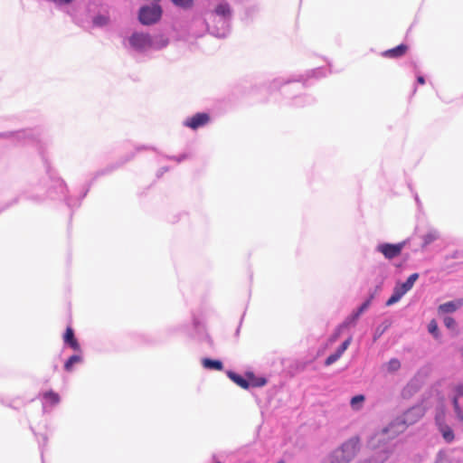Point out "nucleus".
I'll return each mask as SVG.
<instances>
[{
	"instance_id": "32",
	"label": "nucleus",
	"mask_w": 463,
	"mask_h": 463,
	"mask_svg": "<svg viewBox=\"0 0 463 463\" xmlns=\"http://www.w3.org/2000/svg\"><path fill=\"white\" fill-rule=\"evenodd\" d=\"M453 410L458 421L463 424V409L459 404H456V408H453Z\"/></svg>"
},
{
	"instance_id": "17",
	"label": "nucleus",
	"mask_w": 463,
	"mask_h": 463,
	"mask_svg": "<svg viewBox=\"0 0 463 463\" xmlns=\"http://www.w3.org/2000/svg\"><path fill=\"white\" fill-rule=\"evenodd\" d=\"M439 238V233L435 229H430L425 234L421 236L422 248H426Z\"/></svg>"
},
{
	"instance_id": "5",
	"label": "nucleus",
	"mask_w": 463,
	"mask_h": 463,
	"mask_svg": "<svg viewBox=\"0 0 463 463\" xmlns=\"http://www.w3.org/2000/svg\"><path fill=\"white\" fill-rule=\"evenodd\" d=\"M435 422L443 439L447 443H452L455 439L453 429L445 422V410L441 406L435 415Z\"/></svg>"
},
{
	"instance_id": "34",
	"label": "nucleus",
	"mask_w": 463,
	"mask_h": 463,
	"mask_svg": "<svg viewBox=\"0 0 463 463\" xmlns=\"http://www.w3.org/2000/svg\"><path fill=\"white\" fill-rule=\"evenodd\" d=\"M387 459L385 453L380 454L377 458L369 459L368 463H383Z\"/></svg>"
},
{
	"instance_id": "16",
	"label": "nucleus",
	"mask_w": 463,
	"mask_h": 463,
	"mask_svg": "<svg viewBox=\"0 0 463 463\" xmlns=\"http://www.w3.org/2000/svg\"><path fill=\"white\" fill-rule=\"evenodd\" d=\"M227 375L232 382H234L237 385H239L242 389L248 390L250 388L249 378L246 379L245 377H243L236 373H233L232 371H229L227 373Z\"/></svg>"
},
{
	"instance_id": "25",
	"label": "nucleus",
	"mask_w": 463,
	"mask_h": 463,
	"mask_svg": "<svg viewBox=\"0 0 463 463\" xmlns=\"http://www.w3.org/2000/svg\"><path fill=\"white\" fill-rule=\"evenodd\" d=\"M250 387H262L267 383V381L263 377H256L252 373L248 374Z\"/></svg>"
},
{
	"instance_id": "4",
	"label": "nucleus",
	"mask_w": 463,
	"mask_h": 463,
	"mask_svg": "<svg viewBox=\"0 0 463 463\" xmlns=\"http://www.w3.org/2000/svg\"><path fill=\"white\" fill-rule=\"evenodd\" d=\"M418 278L419 274L413 273L407 279L405 282L396 284L392 296L386 301V306L390 307L399 302L402 298L412 288Z\"/></svg>"
},
{
	"instance_id": "11",
	"label": "nucleus",
	"mask_w": 463,
	"mask_h": 463,
	"mask_svg": "<svg viewBox=\"0 0 463 463\" xmlns=\"http://www.w3.org/2000/svg\"><path fill=\"white\" fill-rule=\"evenodd\" d=\"M12 135L17 141L24 143L37 141L39 137V133L33 129L20 130Z\"/></svg>"
},
{
	"instance_id": "29",
	"label": "nucleus",
	"mask_w": 463,
	"mask_h": 463,
	"mask_svg": "<svg viewBox=\"0 0 463 463\" xmlns=\"http://www.w3.org/2000/svg\"><path fill=\"white\" fill-rule=\"evenodd\" d=\"M385 366L388 372L393 373L401 367V363L398 359L392 358L386 364Z\"/></svg>"
},
{
	"instance_id": "9",
	"label": "nucleus",
	"mask_w": 463,
	"mask_h": 463,
	"mask_svg": "<svg viewBox=\"0 0 463 463\" xmlns=\"http://www.w3.org/2000/svg\"><path fill=\"white\" fill-rule=\"evenodd\" d=\"M210 121V117L207 113H196L195 115L187 118L184 121V126L190 128L194 130L204 127Z\"/></svg>"
},
{
	"instance_id": "38",
	"label": "nucleus",
	"mask_w": 463,
	"mask_h": 463,
	"mask_svg": "<svg viewBox=\"0 0 463 463\" xmlns=\"http://www.w3.org/2000/svg\"><path fill=\"white\" fill-rule=\"evenodd\" d=\"M51 2L54 3L56 5H69L74 0H50Z\"/></svg>"
},
{
	"instance_id": "35",
	"label": "nucleus",
	"mask_w": 463,
	"mask_h": 463,
	"mask_svg": "<svg viewBox=\"0 0 463 463\" xmlns=\"http://www.w3.org/2000/svg\"><path fill=\"white\" fill-rule=\"evenodd\" d=\"M289 82H290L289 80H284L282 79H276L271 83V88L272 89H278V88H279L282 85V83H289Z\"/></svg>"
},
{
	"instance_id": "2",
	"label": "nucleus",
	"mask_w": 463,
	"mask_h": 463,
	"mask_svg": "<svg viewBox=\"0 0 463 463\" xmlns=\"http://www.w3.org/2000/svg\"><path fill=\"white\" fill-rule=\"evenodd\" d=\"M168 39L163 35L151 36L142 32H134L126 41V47L135 53H146L167 46Z\"/></svg>"
},
{
	"instance_id": "40",
	"label": "nucleus",
	"mask_w": 463,
	"mask_h": 463,
	"mask_svg": "<svg viewBox=\"0 0 463 463\" xmlns=\"http://www.w3.org/2000/svg\"><path fill=\"white\" fill-rule=\"evenodd\" d=\"M361 315H362V314H358V311H357V310H355V311H354L350 316H351L352 317H354V320H356V321H357Z\"/></svg>"
},
{
	"instance_id": "22",
	"label": "nucleus",
	"mask_w": 463,
	"mask_h": 463,
	"mask_svg": "<svg viewBox=\"0 0 463 463\" xmlns=\"http://www.w3.org/2000/svg\"><path fill=\"white\" fill-rule=\"evenodd\" d=\"M330 73V70L327 68H317L307 72V77L319 79L326 76Z\"/></svg>"
},
{
	"instance_id": "7",
	"label": "nucleus",
	"mask_w": 463,
	"mask_h": 463,
	"mask_svg": "<svg viewBox=\"0 0 463 463\" xmlns=\"http://www.w3.org/2000/svg\"><path fill=\"white\" fill-rule=\"evenodd\" d=\"M360 449V441L357 437H353L344 442L336 449L337 453L341 455L349 463L357 454Z\"/></svg>"
},
{
	"instance_id": "41",
	"label": "nucleus",
	"mask_w": 463,
	"mask_h": 463,
	"mask_svg": "<svg viewBox=\"0 0 463 463\" xmlns=\"http://www.w3.org/2000/svg\"><path fill=\"white\" fill-rule=\"evenodd\" d=\"M417 82L420 83V84H424L425 83V79L423 76H418L417 77Z\"/></svg>"
},
{
	"instance_id": "12",
	"label": "nucleus",
	"mask_w": 463,
	"mask_h": 463,
	"mask_svg": "<svg viewBox=\"0 0 463 463\" xmlns=\"http://www.w3.org/2000/svg\"><path fill=\"white\" fill-rule=\"evenodd\" d=\"M351 341H352L351 337H349L345 341H344L342 343V345L336 349V351L334 354H330L326 359L325 364L326 366H329V365L333 364L334 363H335L342 356V354L345 353V351L348 348V346L351 344Z\"/></svg>"
},
{
	"instance_id": "39",
	"label": "nucleus",
	"mask_w": 463,
	"mask_h": 463,
	"mask_svg": "<svg viewBox=\"0 0 463 463\" xmlns=\"http://www.w3.org/2000/svg\"><path fill=\"white\" fill-rule=\"evenodd\" d=\"M361 315H362V314H358V311H357V310H355V311H354L350 316H351L352 317H354V320H356V321H357Z\"/></svg>"
},
{
	"instance_id": "21",
	"label": "nucleus",
	"mask_w": 463,
	"mask_h": 463,
	"mask_svg": "<svg viewBox=\"0 0 463 463\" xmlns=\"http://www.w3.org/2000/svg\"><path fill=\"white\" fill-rule=\"evenodd\" d=\"M355 324L356 320H354V317L351 316L347 317L345 320L337 327L336 333L332 336L331 341H335L344 328L354 326Z\"/></svg>"
},
{
	"instance_id": "24",
	"label": "nucleus",
	"mask_w": 463,
	"mask_h": 463,
	"mask_svg": "<svg viewBox=\"0 0 463 463\" xmlns=\"http://www.w3.org/2000/svg\"><path fill=\"white\" fill-rule=\"evenodd\" d=\"M365 397L363 394L354 396L350 401V405L353 410L359 411L364 402Z\"/></svg>"
},
{
	"instance_id": "28",
	"label": "nucleus",
	"mask_w": 463,
	"mask_h": 463,
	"mask_svg": "<svg viewBox=\"0 0 463 463\" xmlns=\"http://www.w3.org/2000/svg\"><path fill=\"white\" fill-rule=\"evenodd\" d=\"M194 21H202V20H201V19H199V18H194V19L190 22V24H189V25H188V33H189L191 36H193V37H196V38H197V37H201L202 35H197V34H195V33H200V31H201V24H197V25H195V26L192 29V24H193Z\"/></svg>"
},
{
	"instance_id": "20",
	"label": "nucleus",
	"mask_w": 463,
	"mask_h": 463,
	"mask_svg": "<svg viewBox=\"0 0 463 463\" xmlns=\"http://www.w3.org/2000/svg\"><path fill=\"white\" fill-rule=\"evenodd\" d=\"M83 361L80 354L71 355L64 364V369L67 372H72L75 364H81Z\"/></svg>"
},
{
	"instance_id": "14",
	"label": "nucleus",
	"mask_w": 463,
	"mask_h": 463,
	"mask_svg": "<svg viewBox=\"0 0 463 463\" xmlns=\"http://www.w3.org/2000/svg\"><path fill=\"white\" fill-rule=\"evenodd\" d=\"M63 340L66 345H68L74 351H79L80 349V344L74 337V332L72 328L67 327L65 334L63 335Z\"/></svg>"
},
{
	"instance_id": "27",
	"label": "nucleus",
	"mask_w": 463,
	"mask_h": 463,
	"mask_svg": "<svg viewBox=\"0 0 463 463\" xmlns=\"http://www.w3.org/2000/svg\"><path fill=\"white\" fill-rule=\"evenodd\" d=\"M428 331L437 340L440 338V334L436 320L432 319L428 325Z\"/></svg>"
},
{
	"instance_id": "15",
	"label": "nucleus",
	"mask_w": 463,
	"mask_h": 463,
	"mask_svg": "<svg viewBox=\"0 0 463 463\" xmlns=\"http://www.w3.org/2000/svg\"><path fill=\"white\" fill-rule=\"evenodd\" d=\"M449 397L451 399L453 408H456V404H459L458 400L463 397V383L453 385Z\"/></svg>"
},
{
	"instance_id": "36",
	"label": "nucleus",
	"mask_w": 463,
	"mask_h": 463,
	"mask_svg": "<svg viewBox=\"0 0 463 463\" xmlns=\"http://www.w3.org/2000/svg\"><path fill=\"white\" fill-rule=\"evenodd\" d=\"M309 98H307V97H298L295 99L294 101V105L295 106H303L305 105L306 103H307V101H309Z\"/></svg>"
},
{
	"instance_id": "45",
	"label": "nucleus",
	"mask_w": 463,
	"mask_h": 463,
	"mask_svg": "<svg viewBox=\"0 0 463 463\" xmlns=\"http://www.w3.org/2000/svg\"><path fill=\"white\" fill-rule=\"evenodd\" d=\"M277 463H284V462H283V461H279V462H277Z\"/></svg>"
},
{
	"instance_id": "23",
	"label": "nucleus",
	"mask_w": 463,
	"mask_h": 463,
	"mask_svg": "<svg viewBox=\"0 0 463 463\" xmlns=\"http://www.w3.org/2000/svg\"><path fill=\"white\" fill-rule=\"evenodd\" d=\"M323 463H348L345 458L341 457L337 450L335 449Z\"/></svg>"
},
{
	"instance_id": "43",
	"label": "nucleus",
	"mask_w": 463,
	"mask_h": 463,
	"mask_svg": "<svg viewBox=\"0 0 463 463\" xmlns=\"http://www.w3.org/2000/svg\"><path fill=\"white\" fill-rule=\"evenodd\" d=\"M175 159L177 161V162H180L182 160V158H175Z\"/></svg>"
},
{
	"instance_id": "33",
	"label": "nucleus",
	"mask_w": 463,
	"mask_h": 463,
	"mask_svg": "<svg viewBox=\"0 0 463 463\" xmlns=\"http://www.w3.org/2000/svg\"><path fill=\"white\" fill-rule=\"evenodd\" d=\"M444 325L449 329H454L456 326V321L451 317H444Z\"/></svg>"
},
{
	"instance_id": "46",
	"label": "nucleus",
	"mask_w": 463,
	"mask_h": 463,
	"mask_svg": "<svg viewBox=\"0 0 463 463\" xmlns=\"http://www.w3.org/2000/svg\"><path fill=\"white\" fill-rule=\"evenodd\" d=\"M217 463H221V462H217Z\"/></svg>"
},
{
	"instance_id": "6",
	"label": "nucleus",
	"mask_w": 463,
	"mask_h": 463,
	"mask_svg": "<svg viewBox=\"0 0 463 463\" xmlns=\"http://www.w3.org/2000/svg\"><path fill=\"white\" fill-rule=\"evenodd\" d=\"M161 14V7L158 5H151L140 8L138 18L141 24L149 25L156 23Z\"/></svg>"
},
{
	"instance_id": "18",
	"label": "nucleus",
	"mask_w": 463,
	"mask_h": 463,
	"mask_svg": "<svg viewBox=\"0 0 463 463\" xmlns=\"http://www.w3.org/2000/svg\"><path fill=\"white\" fill-rule=\"evenodd\" d=\"M407 51V45L400 44L395 48L390 49L383 52L385 57L397 58L402 56Z\"/></svg>"
},
{
	"instance_id": "37",
	"label": "nucleus",
	"mask_w": 463,
	"mask_h": 463,
	"mask_svg": "<svg viewBox=\"0 0 463 463\" xmlns=\"http://www.w3.org/2000/svg\"><path fill=\"white\" fill-rule=\"evenodd\" d=\"M371 299H367L364 301L356 310L358 311V314H363L370 306Z\"/></svg>"
},
{
	"instance_id": "19",
	"label": "nucleus",
	"mask_w": 463,
	"mask_h": 463,
	"mask_svg": "<svg viewBox=\"0 0 463 463\" xmlns=\"http://www.w3.org/2000/svg\"><path fill=\"white\" fill-rule=\"evenodd\" d=\"M202 364L205 369L221 371L222 369V363L220 360H213L210 358H203Z\"/></svg>"
},
{
	"instance_id": "13",
	"label": "nucleus",
	"mask_w": 463,
	"mask_h": 463,
	"mask_svg": "<svg viewBox=\"0 0 463 463\" xmlns=\"http://www.w3.org/2000/svg\"><path fill=\"white\" fill-rule=\"evenodd\" d=\"M462 299L449 301L439 305L438 307V312L439 314H450L458 310L460 307H462Z\"/></svg>"
},
{
	"instance_id": "44",
	"label": "nucleus",
	"mask_w": 463,
	"mask_h": 463,
	"mask_svg": "<svg viewBox=\"0 0 463 463\" xmlns=\"http://www.w3.org/2000/svg\"><path fill=\"white\" fill-rule=\"evenodd\" d=\"M43 440H44V442H46V440H47L45 436H43Z\"/></svg>"
},
{
	"instance_id": "8",
	"label": "nucleus",
	"mask_w": 463,
	"mask_h": 463,
	"mask_svg": "<svg viewBox=\"0 0 463 463\" xmlns=\"http://www.w3.org/2000/svg\"><path fill=\"white\" fill-rule=\"evenodd\" d=\"M406 243V241H403L396 244L387 242L379 243L376 246L375 250L379 253H382L385 259L392 260L401 254Z\"/></svg>"
},
{
	"instance_id": "31",
	"label": "nucleus",
	"mask_w": 463,
	"mask_h": 463,
	"mask_svg": "<svg viewBox=\"0 0 463 463\" xmlns=\"http://www.w3.org/2000/svg\"><path fill=\"white\" fill-rule=\"evenodd\" d=\"M435 463H449V457L444 450L439 451Z\"/></svg>"
},
{
	"instance_id": "10",
	"label": "nucleus",
	"mask_w": 463,
	"mask_h": 463,
	"mask_svg": "<svg viewBox=\"0 0 463 463\" xmlns=\"http://www.w3.org/2000/svg\"><path fill=\"white\" fill-rule=\"evenodd\" d=\"M61 402L60 395L52 391L44 392L42 394L43 411L50 412Z\"/></svg>"
},
{
	"instance_id": "30",
	"label": "nucleus",
	"mask_w": 463,
	"mask_h": 463,
	"mask_svg": "<svg viewBox=\"0 0 463 463\" xmlns=\"http://www.w3.org/2000/svg\"><path fill=\"white\" fill-rule=\"evenodd\" d=\"M172 2L182 8L187 9L193 5V0H172Z\"/></svg>"
},
{
	"instance_id": "1",
	"label": "nucleus",
	"mask_w": 463,
	"mask_h": 463,
	"mask_svg": "<svg viewBox=\"0 0 463 463\" xmlns=\"http://www.w3.org/2000/svg\"><path fill=\"white\" fill-rule=\"evenodd\" d=\"M232 17V11L230 5L222 1L213 11L205 14L204 21H194L192 24V29L201 24V31L197 35H203L208 31L215 37L224 38L231 32Z\"/></svg>"
},
{
	"instance_id": "3",
	"label": "nucleus",
	"mask_w": 463,
	"mask_h": 463,
	"mask_svg": "<svg viewBox=\"0 0 463 463\" xmlns=\"http://www.w3.org/2000/svg\"><path fill=\"white\" fill-rule=\"evenodd\" d=\"M425 413L422 405H416L406 411L402 417L395 419L383 432L390 435H397L403 432L405 429L418 421Z\"/></svg>"
},
{
	"instance_id": "42",
	"label": "nucleus",
	"mask_w": 463,
	"mask_h": 463,
	"mask_svg": "<svg viewBox=\"0 0 463 463\" xmlns=\"http://www.w3.org/2000/svg\"><path fill=\"white\" fill-rule=\"evenodd\" d=\"M298 81L306 80V79H304V78H302V77H301V78H300V79H298Z\"/></svg>"
},
{
	"instance_id": "26",
	"label": "nucleus",
	"mask_w": 463,
	"mask_h": 463,
	"mask_svg": "<svg viewBox=\"0 0 463 463\" xmlns=\"http://www.w3.org/2000/svg\"><path fill=\"white\" fill-rule=\"evenodd\" d=\"M109 18L106 14H98L93 18V25L96 27H103L109 24Z\"/></svg>"
}]
</instances>
